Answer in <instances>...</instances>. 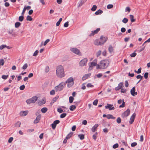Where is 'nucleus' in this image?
<instances>
[{
  "label": "nucleus",
  "instance_id": "27",
  "mask_svg": "<svg viewBox=\"0 0 150 150\" xmlns=\"http://www.w3.org/2000/svg\"><path fill=\"white\" fill-rule=\"evenodd\" d=\"M21 25V23L18 22H16L15 24V26L16 28H18Z\"/></svg>",
  "mask_w": 150,
  "mask_h": 150
},
{
  "label": "nucleus",
  "instance_id": "50",
  "mask_svg": "<svg viewBox=\"0 0 150 150\" xmlns=\"http://www.w3.org/2000/svg\"><path fill=\"white\" fill-rule=\"evenodd\" d=\"M8 75H3L2 76L1 78L4 79H6L8 77Z\"/></svg>",
  "mask_w": 150,
  "mask_h": 150
},
{
  "label": "nucleus",
  "instance_id": "54",
  "mask_svg": "<svg viewBox=\"0 0 150 150\" xmlns=\"http://www.w3.org/2000/svg\"><path fill=\"white\" fill-rule=\"evenodd\" d=\"M59 98V97L57 96L56 97L52 99V101L54 103V102L56 101L57 100V99H58Z\"/></svg>",
  "mask_w": 150,
  "mask_h": 150
},
{
  "label": "nucleus",
  "instance_id": "12",
  "mask_svg": "<svg viewBox=\"0 0 150 150\" xmlns=\"http://www.w3.org/2000/svg\"><path fill=\"white\" fill-rule=\"evenodd\" d=\"M28 113V110L22 111H21L19 113L20 115L21 116H25Z\"/></svg>",
  "mask_w": 150,
  "mask_h": 150
},
{
  "label": "nucleus",
  "instance_id": "28",
  "mask_svg": "<svg viewBox=\"0 0 150 150\" xmlns=\"http://www.w3.org/2000/svg\"><path fill=\"white\" fill-rule=\"evenodd\" d=\"M131 21L132 22H133L135 21V19H134V16L132 15H129Z\"/></svg>",
  "mask_w": 150,
  "mask_h": 150
},
{
  "label": "nucleus",
  "instance_id": "57",
  "mask_svg": "<svg viewBox=\"0 0 150 150\" xmlns=\"http://www.w3.org/2000/svg\"><path fill=\"white\" fill-rule=\"evenodd\" d=\"M38 52L39 51L38 50H36V51H35L33 54V56H36L37 55L38 53Z\"/></svg>",
  "mask_w": 150,
  "mask_h": 150
},
{
  "label": "nucleus",
  "instance_id": "3",
  "mask_svg": "<svg viewBox=\"0 0 150 150\" xmlns=\"http://www.w3.org/2000/svg\"><path fill=\"white\" fill-rule=\"evenodd\" d=\"M74 80L72 77H71L69 78L65 81V83H67V86L70 87L72 86L74 84Z\"/></svg>",
  "mask_w": 150,
  "mask_h": 150
},
{
  "label": "nucleus",
  "instance_id": "64",
  "mask_svg": "<svg viewBox=\"0 0 150 150\" xmlns=\"http://www.w3.org/2000/svg\"><path fill=\"white\" fill-rule=\"evenodd\" d=\"M87 121L86 120H83L82 122V123L83 124L86 125L87 124Z\"/></svg>",
  "mask_w": 150,
  "mask_h": 150
},
{
  "label": "nucleus",
  "instance_id": "21",
  "mask_svg": "<svg viewBox=\"0 0 150 150\" xmlns=\"http://www.w3.org/2000/svg\"><path fill=\"white\" fill-rule=\"evenodd\" d=\"M98 126V125L97 124H95L92 128V131L94 132L97 127Z\"/></svg>",
  "mask_w": 150,
  "mask_h": 150
},
{
  "label": "nucleus",
  "instance_id": "31",
  "mask_svg": "<svg viewBox=\"0 0 150 150\" xmlns=\"http://www.w3.org/2000/svg\"><path fill=\"white\" fill-rule=\"evenodd\" d=\"M108 50L110 53H111L113 51V48L112 46L110 45L108 48Z\"/></svg>",
  "mask_w": 150,
  "mask_h": 150
},
{
  "label": "nucleus",
  "instance_id": "56",
  "mask_svg": "<svg viewBox=\"0 0 150 150\" xmlns=\"http://www.w3.org/2000/svg\"><path fill=\"white\" fill-rule=\"evenodd\" d=\"M136 78L137 79H140L141 80H142L143 78V76L139 74L137 76Z\"/></svg>",
  "mask_w": 150,
  "mask_h": 150
},
{
  "label": "nucleus",
  "instance_id": "23",
  "mask_svg": "<svg viewBox=\"0 0 150 150\" xmlns=\"http://www.w3.org/2000/svg\"><path fill=\"white\" fill-rule=\"evenodd\" d=\"M47 110L48 109L47 108L44 107L41 109V111L43 113H45Z\"/></svg>",
  "mask_w": 150,
  "mask_h": 150
},
{
  "label": "nucleus",
  "instance_id": "43",
  "mask_svg": "<svg viewBox=\"0 0 150 150\" xmlns=\"http://www.w3.org/2000/svg\"><path fill=\"white\" fill-rule=\"evenodd\" d=\"M66 115L67 114L66 113H62L60 115V117L61 118H63L65 117Z\"/></svg>",
  "mask_w": 150,
  "mask_h": 150
},
{
  "label": "nucleus",
  "instance_id": "32",
  "mask_svg": "<svg viewBox=\"0 0 150 150\" xmlns=\"http://www.w3.org/2000/svg\"><path fill=\"white\" fill-rule=\"evenodd\" d=\"M45 100L43 99L42 100L39 101V104L40 105H42L45 104Z\"/></svg>",
  "mask_w": 150,
  "mask_h": 150
},
{
  "label": "nucleus",
  "instance_id": "52",
  "mask_svg": "<svg viewBox=\"0 0 150 150\" xmlns=\"http://www.w3.org/2000/svg\"><path fill=\"white\" fill-rule=\"evenodd\" d=\"M98 102V100H95L93 102V105H96L97 104Z\"/></svg>",
  "mask_w": 150,
  "mask_h": 150
},
{
  "label": "nucleus",
  "instance_id": "37",
  "mask_svg": "<svg viewBox=\"0 0 150 150\" xmlns=\"http://www.w3.org/2000/svg\"><path fill=\"white\" fill-rule=\"evenodd\" d=\"M33 18L32 17L29 16H28L26 18V20L27 21H31L32 20Z\"/></svg>",
  "mask_w": 150,
  "mask_h": 150
},
{
  "label": "nucleus",
  "instance_id": "7",
  "mask_svg": "<svg viewBox=\"0 0 150 150\" xmlns=\"http://www.w3.org/2000/svg\"><path fill=\"white\" fill-rule=\"evenodd\" d=\"M70 50L73 52L78 55H80L81 54L79 50L76 48H71L70 49Z\"/></svg>",
  "mask_w": 150,
  "mask_h": 150
},
{
  "label": "nucleus",
  "instance_id": "55",
  "mask_svg": "<svg viewBox=\"0 0 150 150\" xmlns=\"http://www.w3.org/2000/svg\"><path fill=\"white\" fill-rule=\"evenodd\" d=\"M4 63V61L3 59L0 60V64L3 65Z\"/></svg>",
  "mask_w": 150,
  "mask_h": 150
},
{
  "label": "nucleus",
  "instance_id": "48",
  "mask_svg": "<svg viewBox=\"0 0 150 150\" xmlns=\"http://www.w3.org/2000/svg\"><path fill=\"white\" fill-rule=\"evenodd\" d=\"M113 7V5L112 4H108L107 6V8L108 9H110L112 8Z\"/></svg>",
  "mask_w": 150,
  "mask_h": 150
},
{
  "label": "nucleus",
  "instance_id": "44",
  "mask_svg": "<svg viewBox=\"0 0 150 150\" xmlns=\"http://www.w3.org/2000/svg\"><path fill=\"white\" fill-rule=\"evenodd\" d=\"M25 87V86L24 85H23L20 86L19 88L20 90H23L24 89Z\"/></svg>",
  "mask_w": 150,
  "mask_h": 150
},
{
  "label": "nucleus",
  "instance_id": "59",
  "mask_svg": "<svg viewBox=\"0 0 150 150\" xmlns=\"http://www.w3.org/2000/svg\"><path fill=\"white\" fill-rule=\"evenodd\" d=\"M137 145V143L136 142H134L132 143L131 144V146L132 147H134Z\"/></svg>",
  "mask_w": 150,
  "mask_h": 150
},
{
  "label": "nucleus",
  "instance_id": "24",
  "mask_svg": "<svg viewBox=\"0 0 150 150\" xmlns=\"http://www.w3.org/2000/svg\"><path fill=\"white\" fill-rule=\"evenodd\" d=\"M73 134V132H70L69 133L67 136L66 137V139H69L72 135Z\"/></svg>",
  "mask_w": 150,
  "mask_h": 150
},
{
  "label": "nucleus",
  "instance_id": "4",
  "mask_svg": "<svg viewBox=\"0 0 150 150\" xmlns=\"http://www.w3.org/2000/svg\"><path fill=\"white\" fill-rule=\"evenodd\" d=\"M65 85V83L64 82H61L59 85L55 87V90L57 91H60L63 89Z\"/></svg>",
  "mask_w": 150,
  "mask_h": 150
},
{
  "label": "nucleus",
  "instance_id": "11",
  "mask_svg": "<svg viewBox=\"0 0 150 150\" xmlns=\"http://www.w3.org/2000/svg\"><path fill=\"white\" fill-rule=\"evenodd\" d=\"M89 64L88 70H91L93 67L95 66L96 65V63L94 62H92L91 63H90Z\"/></svg>",
  "mask_w": 150,
  "mask_h": 150
},
{
  "label": "nucleus",
  "instance_id": "10",
  "mask_svg": "<svg viewBox=\"0 0 150 150\" xmlns=\"http://www.w3.org/2000/svg\"><path fill=\"white\" fill-rule=\"evenodd\" d=\"M60 122V121L58 120H57L54 121L53 123L51 124L52 128L54 129L56 127V125Z\"/></svg>",
  "mask_w": 150,
  "mask_h": 150
},
{
  "label": "nucleus",
  "instance_id": "61",
  "mask_svg": "<svg viewBox=\"0 0 150 150\" xmlns=\"http://www.w3.org/2000/svg\"><path fill=\"white\" fill-rule=\"evenodd\" d=\"M13 139V137H10L8 140V142L9 143H11Z\"/></svg>",
  "mask_w": 150,
  "mask_h": 150
},
{
  "label": "nucleus",
  "instance_id": "39",
  "mask_svg": "<svg viewBox=\"0 0 150 150\" xmlns=\"http://www.w3.org/2000/svg\"><path fill=\"white\" fill-rule=\"evenodd\" d=\"M128 21V19L127 18H124L122 20V22L124 23H127Z\"/></svg>",
  "mask_w": 150,
  "mask_h": 150
},
{
  "label": "nucleus",
  "instance_id": "41",
  "mask_svg": "<svg viewBox=\"0 0 150 150\" xmlns=\"http://www.w3.org/2000/svg\"><path fill=\"white\" fill-rule=\"evenodd\" d=\"M117 122L119 124L121 122V120L120 117H118L117 118L116 120Z\"/></svg>",
  "mask_w": 150,
  "mask_h": 150
},
{
  "label": "nucleus",
  "instance_id": "45",
  "mask_svg": "<svg viewBox=\"0 0 150 150\" xmlns=\"http://www.w3.org/2000/svg\"><path fill=\"white\" fill-rule=\"evenodd\" d=\"M57 111L59 113H61L63 112V110L61 108H58Z\"/></svg>",
  "mask_w": 150,
  "mask_h": 150
},
{
  "label": "nucleus",
  "instance_id": "60",
  "mask_svg": "<svg viewBox=\"0 0 150 150\" xmlns=\"http://www.w3.org/2000/svg\"><path fill=\"white\" fill-rule=\"evenodd\" d=\"M69 25V22L67 21L65 22L64 24V26L65 27H67Z\"/></svg>",
  "mask_w": 150,
  "mask_h": 150
},
{
  "label": "nucleus",
  "instance_id": "18",
  "mask_svg": "<svg viewBox=\"0 0 150 150\" xmlns=\"http://www.w3.org/2000/svg\"><path fill=\"white\" fill-rule=\"evenodd\" d=\"M94 44L96 45H103V43H101L98 39H96L94 41Z\"/></svg>",
  "mask_w": 150,
  "mask_h": 150
},
{
  "label": "nucleus",
  "instance_id": "1",
  "mask_svg": "<svg viewBox=\"0 0 150 150\" xmlns=\"http://www.w3.org/2000/svg\"><path fill=\"white\" fill-rule=\"evenodd\" d=\"M56 74L58 77L62 78L64 76L65 74L64 70L63 67L59 66L57 67L56 70Z\"/></svg>",
  "mask_w": 150,
  "mask_h": 150
},
{
  "label": "nucleus",
  "instance_id": "46",
  "mask_svg": "<svg viewBox=\"0 0 150 150\" xmlns=\"http://www.w3.org/2000/svg\"><path fill=\"white\" fill-rule=\"evenodd\" d=\"M50 40L49 39H47L44 42L43 45L44 46H45L46 44L50 41Z\"/></svg>",
  "mask_w": 150,
  "mask_h": 150
},
{
  "label": "nucleus",
  "instance_id": "36",
  "mask_svg": "<svg viewBox=\"0 0 150 150\" xmlns=\"http://www.w3.org/2000/svg\"><path fill=\"white\" fill-rule=\"evenodd\" d=\"M74 100V98L73 97L70 96L69 98V102L70 103H71L73 102Z\"/></svg>",
  "mask_w": 150,
  "mask_h": 150
},
{
  "label": "nucleus",
  "instance_id": "58",
  "mask_svg": "<svg viewBox=\"0 0 150 150\" xmlns=\"http://www.w3.org/2000/svg\"><path fill=\"white\" fill-rule=\"evenodd\" d=\"M137 55V54L135 52H133L130 54V56L132 57H134Z\"/></svg>",
  "mask_w": 150,
  "mask_h": 150
},
{
  "label": "nucleus",
  "instance_id": "6",
  "mask_svg": "<svg viewBox=\"0 0 150 150\" xmlns=\"http://www.w3.org/2000/svg\"><path fill=\"white\" fill-rule=\"evenodd\" d=\"M88 61V59L87 58H85L81 60L79 62V66L83 67L86 65L87 62Z\"/></svg>",
  "mask_w": 150,
  "mask_h": 150
},
{
  "label": "nucleus",
  "instance_id": "15",
  "mask_svg": "<svg viewBox=\"0 0 150 150\" xmlns=\"http://www.w3.org/2000/svg\"><path fill=\"white\" fill-rule=\"evenodd\" d=\"M100 28H98L96 30L92 31H91V33L90 34V36H92L93 35L95 34H97L100 30Z\"/></svg>",
  "mask_w": 150,
  "mask_h": 150
},
{
  "label": "nucleus",
  "instance_id": "34",
  "mask_svg": "<svg viewBox=\"0 0 150 150\" xmlns=\"http://www.w3.org/2000/svg\"><path fill=\"white\" fill-rule=\"evenodd\" d=\"M24 18V16L22 15L19 17L18 20L22 22Z\"/></svg>",
  "mask_w": 150,
  "mask_h": 150
},
{
  "label": "nucleus",
  "instance_id": "9",
  "mask_svg": "<svg viewBox=\"0 0 150 150\" xmlns=\"http://www.w3.org/2000/svg\"><path fill=\"white\" fill-rule=\"evenodd\" d=\"M100 42L101 43H103V44L105 43L108 40V38L107 37H103V35H102L100 36Z\"/></svg>",
  "mask_w": 150,
  "mask_h": 150
},
{
  "label": "nucleus",
  "instance_id": "16",
  "mask_svg": "<svg viewBox=\"0 0 150 150\" xmlns=\"http://www.w3.org/2000/svg\"><path fill=\"white\" fill-rule=\"evenodd\" d=\"M41 117V115H39L37 116L35 119L34 120V123L35 124H36L38 123Z\"/></svg>",
  "mask_w": 150,
  "mask_h": 150
},
{
  "label": "nucleus",
  "instance_id": "25",
  "mask_svg": "<svg viewBox=\"0 0 150 150\" xmlns=\"http://www.w3.org/2000/svg\"><path fill=\"white\" fill-rule=\"evenodd\" d=\"M21 123L20 121L17 122L15 124V127H20Z\"/></svg>",
  "mask_w": 150,
  "mask_h": 150
},
{
  "label": "nucleus",
  "instance_id": "2",
  "mask_svg": "<svg viewBox=\"0 0 150 150\" xmlns=\"http://www.w3.org/2000/svg\"><path fill=\"white\" fill-rule=\"evenodd\" d=\"M100 63L101 69H103L108 67L109 64V62L108 60H104L101 61Z\"/></svg>",
  "mask_w": 150,
  "mask_h": 150
},
{
  "label": "nucleus",
  "instance_id": "63",
  "mask_svg": "<svg viewBox=\"0 0 150 150\" xmlns=\"http://www.w3.org/2000/svg\"><path fill=\"white\" fill-rule=\"evenodd\" d=\"M126 31V29L125 28H122L121 29V31L122 33L125 32Z\"/></svg>",
  "mask_w": 150,
  "mask_h": 150
},
{
  "label": "nucleus",
  "instance_id": "47",
  "mask_svg": "<svg viewBox=\"0 0 150 150\" xmlns=\"http://www.w3.org/2000/svg\"><path fill=\"white\" fill-rule=\"evenodd\" d=\"M93 85H92L91 83H88L86 85L87 87H93Z\"/></svg>",
  "mask_w": 150,
  "mask_h": 150
},
{
  "label": "nucleus",
  "instance_id": "62",
  "mask_svg": "<svg viewBox=\"0 0 150 150\" xmlns=\"http://www.w3.org/2000/svg\"><path fill=\"white\" fill-rule=\"evenodd\" d=\"M144 77L146 79H147L148 78V73L147 72H146L144 74Z\"/></svg>",
  "mask_w": 150,
  "mask_h": 150
},
{
  "label": "nucleus",
  "instance_id": "19",
  "mask_svg": "<svg viewBox=\"0 0 150 150\" xmlns=\"http://www.w3.org/2000/svg\"><path fill=\"white\" fill-rule=\"evenodd\" d=\"M91 75V73L85 74L82 78V80H84L86 79L90 76Z\"/></svg>",
  "mask_w": 150,
  "mask_h": 150
},
{
  "label": "nucleus",
  "instance_id": "29",
  "mask_svg": "<svg viewBox=\"0 0 150 150\" xmlns=\"http://www.w3.org/2000/svg\"><path fill=\"white\" fill-rule=\"evenodd\" d=\"M76 108L75 105H72L70 107L69 109L71 111H73Z\"/></svg>",
  "mask_w": 150,
  "mask_h": 150
},
{
  "label": "nucleus",
  "instance_id": "53",
  "mask_svg": "<svg viewBox=\"0 0 150 150\" xmlns=\"http://www.w3.org/2000/svg\"><path fill=\"white\" fill-rule=\"evenodd\" d=\"M97 133H96L94 134L93 136V138L95 140H96L97 139Z\"/></svg>",
  "mask_w": 150,
  "mask_h": 150
},
{
  "label": "nucleus",
  "instance_id": "35",
  "mask_svg": "<svg viewBox=\"0 0 150 150\" xmlns=\"http://www.w3.org/2000/svg\"><path fill=\"white\" fill-rule=\"evenodd\" d=\"M145 46H144L143 47L139 49V48H138V49L137 50V51L138 52H141L142 51L144 50V49Z\"/></svg>",
  "mask_w": 150,
  "mask_h": 150
},
{
  "label": "nucleus",
  "instance_id": "30",
  "mask_svg": "<svg viewBox=\"0 0 150 150\" xmlns=\"http://www.w3.org/2000/svg\"><path fill=\"white\" fill-rule=\"evenodd\" d=\"M78 137L81 140H83L84 138V135L83 134H79L78 135Z\"/></svg>",
  "mask_w": 150,
  "mask_h": 150
},
{
  "label": "nucleus",
  "instance_id": "5",
  "mask_svg": "<svg viewBox=\"0 0 150 150\" xmlns=\"http://www.w3.org/2000/svg\"><path fill=\"white\" fill-rule=\"evenodd\" d=\"M38 98L36 96L33 97L31 98L28 99L26 100V102L28 104L31 103H34L37 100Z\"/></svg>",
  "mask_w": 150,
  "mask_h": 150
},
{
  "label": "nucleus",
  "instance_id": "51",
  "mask_svg": "<svg viewBox=\"0 0 150 150\" xmlns=\"http://www.w3.org/2000/svg\"><path fill=\"white\" fill-rule=\"evenodd\" d=\"M49 70H50V69H49V67L48 66L46 67L45 68V72L46 73H47L49 72Z\"/></svg>",
  "mask_w": 150,
  "mask_h": 150
},
{
  "label": "nucleus",
  "instance_id": "22",
  "mask_svg": "<svg viewBox=\"0 0 150 150\" xmlns=\"http://www.w3.org/2000/svg\"><path fill=\"white\" fill-rule=\"evenodd\" d=\"M107 118L108 119H115V117H113L112 115L110 114L107 115Z\"/></svg>",
  "mask_w": 150,
  "mask_h": 150
},
{
  "label": "nucleus",
  "instance_id": "13",
  "mask_svg": "<svg viewBox=\"0 0 150 150\" xmlns=\"http://www.w3.org/2000/svg\"><path fill=\"white\" fill-rule=\"evenodd\" d=\"M136 116V114L134 113L132 116L131 117L130 120L129 121V123L131 124H132L134 122L135 117Z\"/></svg>",
  "mask_w": 150,
  "mask_h": 150
},
{
  "label": "nucleus",
  "instance_id": "38",
  "mask_svg": "<svg viewBox=\"0 0 150 150\" xmlns=\"http://www.w3.org/2000/svg\"><path fill=\"white\" fill-rule=\"evenodd\" d=\"M28 67V64L27 63L25 64L22 67V68L23 70H25Z\"/></svg>",
  "mask_w": 150,
  "mask_h": 150
},
{
  "label": "nucleus",
  "instance_id": "14",
  "mask_svg": "<svg viewBox=\"0 0 150 150\" xmlns=\"http://www.w3.org/2000/svg\"><path fill=\"white\" fill-rule=\"evenodd\" d=\"M112 106V105L108 104L107 105L105 106V108L106 109H108L110 110H114L115 109V107Z\"/></svg>",
  "mask_w": 150,
  "mask_h": 150
},
{
  "label": "nucleus",
  "instance_id": "8",
  "mask_svg": "<svg viewBox=\"0 0 150 150\" xmlns=\"http://www.w3.org/2000/svg\"><path fill=\"white\" fill-rule=\"evenodd\" d=\"M130 113V110L129 109H128L122 114V116L123 117H127L129 115Z\"/></svg>",
  "mask_w": 150,
  "mask_h": 150
},
{
  "label": "nucleus",
  "instance_id": "17",
  "mask_svg": "<svg viewBox=\"0 0 150 150\" xmlns=\"http://www.w3.org/2000/svg\"><path fill=\"white\" fill-rule=\"evenodd\" d=\"M130 92L131 95L133 96H134L135 95H137V92H135V87H133L132 88V89H131V90Z\"/></svg>",
  "mask_w": 150,
  "mask_h": 150
},
{
  "label": "nucleus",
  "instance_id": "49",
  "mask_svg": "<svg viewBox=\"0 0 150 150\" xmlns=\"http://www.w3.org/2000/svg\"><path fill=\"white\" fill-rule=\"evenodd\" d=\"M119 146V145L118 144L116 143L114 144L112 146V147L114 149H116Z\"/></svg>",
  "mask_w": 150,
  "mask_h": 150
},
{
  "label": "nucleus",
  "instance_id": "20",
  "mask_svg": "<svg viewBox=\"0 0 150 150\" xmlns=\"http://www.w3.org/2000/svg\"><path fill=\"white\" fill-rule=\"evenodd\" d=\"M123 83L122 82L120 83L118 86L115 88V90L118 91L121 88L123 85Z\"/></svg>",
  "mask_w": 150,
  "mask_h": 150
},
{
  "label": "nucleus",
  "instance_id": "33",
  "mask_svg": "<svg viewBox=\"0 0 150 150\" xmlns=\"http://www.w3.org/2000/svg\"><path fill=\"white\" fill-rule=\"evenodd\" d=\"M62 18H59V20L56 23V25L57 26H58L59 25L60 22L62 21Z\"/></svg>",
  "mask_w": 150,
  "mask_h": 150
},
{
  "label": "nucleus",
  "instance_id": "40",
  "mask_svg": "<svg viewBox=\"0 0 150 150\" xmlns=\"http://www.w3.org/2000/svg\"><path fill=\"white\" fill-rule=\"evenodd\" d=\"M97 8L96 6L94 5H93L92 7L91 8V10L93 11H94L96 10Z\"/></svg>",
  "mask_w": 150,
  "mask_h": 150
},
{
  "label": "nucleus",
  "instance_id": "42",
  "mask_svg": "<svg viewBox=\"0 0 150 150\" xmlns=\"http://www.w3.org/2000/svg\"><path fill=\"white\" fill-rule=\"evenodd\" d=\"M101 54V51L100 50L98 51L96 53V55L97 57L99 56Z\"/></svg>",
  "mask_w": 150,
  "mask_h": 150
},
{
  "label": "nucleus",
  "instance_id": "26",
  "mask_svg": "<svg viewBox=\"0 0 150 150\" xmlns=\"http://www.w3.org/2000/svg\"><path fill=\"white\" fill-rule=\"evenodd\" d=\"M103 12V11L99 9L96 12L95 14L96 15L101 14Z\"/></svg>",
  "mask_w": 150,
  "mask_h": 150
}]
</instances>
